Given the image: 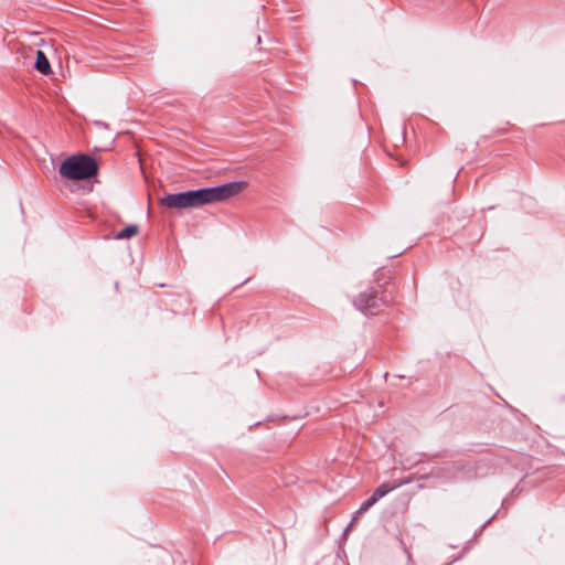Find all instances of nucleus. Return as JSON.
<instances>
[{"instance_id": "5", "label": "nucleus", "mask_w": 565, "mask_h": 565, "mask_svg": "<svg viewBox=\"0 0 565 565\" xmlns=\"http://www.w3.org/2000/svg\"><path fill=\"white\" fill-rule=\"evenodd\" d=\"M409 482H411V479H404L398 482H396V481L383 482L373 491V493L371 495L374 497L376 499V501H379L380 499H382L383 497L388 494L391 491L397 489L398 487H401L403 484H407Z\"/></svg>"}, {"instance_id": "8", "label": "nucleus", "mask_w": 565, "mask_h": 565, "mask_svg": "<svg viewBox=\"0 0 565 565\" xmlns=\"http://www.w3.org/2000/svg\"><path fill=\"white\" fill-rule=\"evenodd\" d=\"M376 499L374 497L367 498L365 501H363L359 508V510L355 512V515L353 516V520L350 522V524L344 530V534L351 529L353 522L358 519L359 515L365 513L369 509H371L375 503Z\"/></svg>"}, {"instance_id": "1", "label": "nucleus", "mask_w": 565, "mask_h": 565, "mask_svg": "<svg viewBox=\"0 0 565 565\" xmlns=\"http://www.w3.org/2000/svg\"><path fill=\"white\" fill-rule=\"evenodd\" d=\"M486 463L480 461L456 460L431 470L430 475L443 482L471 481L486 475Z\"/></svg>"}, {"instance_id": "3", "label": "nucleus", "mask_w": 565, "mask_h": 565, "mask_svg": "<svg viewBox=\"0 0 565 565\" xmlns=\"http://www.w3.org/2000/svg\"><path fill=\"white\" fill-rule=\"evenodd\" d=\"M58 172L67 180H87L97 174L98 164L88 154H75L61 163Z\"/></svg>"}, {"instance_id": "10", "label": "nucleus", "mask_w": 565, "mask_h": 565, "mask_svg": "<svg viewBox=\"0 0 565 565\" xmlns=\"http://www.w3.org/2000/svg\"><path fill=\"white\" fill-rule=\"evenodd\" d=\"M451 564H452V562H449V563H447V564H445V565H451Z\"/></svg>"}, {"instance_id": "7", "label": "nucleus", "mask_w": 565, "mask_h": 565, "mask_svg": "<svg viewBox=\"0 0 565 565\" xmlns=\"http://www.w3.org/2000/svg\"><path fill=\"white\" fill-rule=\"evenodd\" d=\"M35 68L43 75H47L52 72L49 58L41 50L36 51Z\"/></svg>"}, {"instance_id": "6", "label": "nucleus", "mask_w": 565, "mask_h": 565, "mask_svg": "<svg viewBox=\"0 0 565 565\" xmlns=\"http://www.w3.org/2000/svg\"><path fill=\"white\" fill-rule=\"evenodd\" d=\"M161 204L167 206V207H169V209H178V210L186 209L182 192L167 194L161 200Z\"/></svg>"}, {"instance_id": "9", "label": "nucleus", "mask_w": 565, "mask_h": 565, "mask_svg": "<svg viewBox=\"0 0 565 565\" xmlns=\"http://www.w3.org/2000/svg\"><path fill=\"white\" fill-rule=\"evenodd\" d=\"M138 231H139V227L135 224H131V225L124 227L121 231H119L115 235V238H117V239L130 238L131 236L136 235L138 233Z\"/></svg>"}, {"instance_id": "4", "label": "nucleus", "mask_w": 565, "mask_h": 565, "mask_svg": "<svg viewBox=\"0 0 565 565\" xmlns=\"http://www.w3.org/2000/svg\"><path fill=\"white\" fill-rule=\"evenodd\" d=\"M353 305L362 313L366 316H374L386 305V299L380 286L370 287L359 294V296L353 300Z\"/></svg>"}, {"instance_id": "2", "label": "nucleus", "mask_w": 565, "mask_h": 565, "mask_svg": "<svg viewBox=\"0 0 565 565\" xmlns=\"http://www.w3.org/2000/svg\"><path fill=\"white\" fill-rule=\"evenodd\" d=\"M242 190V183L230 182L212 188L184 191L185 207H199L204 204L224 201Z\"/></svg>"}]
</instances>
